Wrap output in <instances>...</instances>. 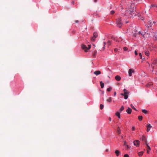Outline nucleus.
Instances as JSON below:
<instances>
[{
    "instance_id": "obj_1",
    "label": "nucleus",
    "mask_w": 157,
    "mask_h": 157,
    "mask_svg": "<svg viewBox=\"0 0 157 157\" xmlns=\"http://www.w3.org/2000/svg\"><path fill=\"white\" fill-rule=\"evenodd\" d=\"M133 6V5L132 4L131 5L130 8H127V13L126 14H127V15L129 14L130 17H134L136 15V13L134 10Z\"/></svg>"
},
{
    "instance_id": "obj_2",
    "label": "nucleus",
    "mask_w": 157,
    "mask_h": 157,
    "mask_svg": "<svg viewBox=\"0 0 157 157\" xmlns=\"http://www.w3.org/2000/svg\"><path fill=\"white\" fill-rule=\"evenodd\" d=\"M103 48H110L111 45V41L109 40H107L106 41L104 42L103 43Z\"/></svg>"
},
{
    "instance_id": "obj_3",
    "label": "nucleus",
    "mask_w": 157,
    "mask_h": 157,
    "mask_svg": "<svg viewBox=\"0 0 157 157\" xmlns=\"http://www.w3.org/2000/svg\"><path fill=\"white\" fill-rule=\"evenodd\" d=\"M116 23L117 26L119 28H121L122 25V23L121 18H118L116 19Z\"/></svg>"
},
{
    "instance_id": "obj_4",
    "label": "nucleus",
    "mask_w": 157,
    "mask_h": 157,
    "mask_svg": "<svg viewBox=\"0 0 157 157\" xmlns=\"http://www.w3.org/2000/svg\"><path fill=\"white\" fill-rule=\"evenodd\" d=\"M157 61L156 60H154L152 64L151 65V67H152V71H153L154 69L156 68L157 67Z\"/></svg>"
},
{
    "instance_id": "obj_5",
    "label": "nucleus",
    "mask_w": 157,
    "mask_h": 157,
    "mask_svg": "<svg viewBox=\"0 0 157 157\" xmlns=\"http://www.w3.org/2000/svg\"><path fill=\"white\" fill-rule=\"evenodd\" d=\"M123 90L124 92V93H122L121 94V95L124 96V98L125 99H126L128 98V92L125 89H124Z\"/></svg>"
},
{
    "instance_id": "obj_6",
    "label": "nucleus",
    "mask_w": 157,
    "mask_h": 157,
    "mask_svg": "<svg viewBox=\"0 0 157 157\" xmlns=\"http://www.w3.org/2000/svg\"><path fill=\"white\" fill-rule=\"evenodd\" d=\"M138 33L141 34L142 36L144 38L148 37L150 36L149 34L147 33L146 32L141 33L140 32H138Z\"/></svg>"
},
{
    "instance_id": "obj_7",
    "label": "nucleus",
    "mask_w": 157,
    "mask_h": 157,
    "mask_svg": "<svg viewBox=\"0 0 157 157\" xmlns=\"http://www.w3.org/2000/svg\"><path fill=\"white\" fill-rule=\"evenodd\" d=\"M98 33L96 32H95L93 34V36L91 38V40L92 42H94L95 41V38L98 37Z\"/></svg>"
},
{
    "instance_id": "obj_8",
    "label": "nucleus",
    "mask_w": 157,
    "mask_h": 157,
    "mask_svg": "<svg viewBox=\"0 0 157 157\" xmlns=\"http://www.w3.org/2000/svg\"><path fill=\"white\" fill-rule=\"evenodd\" d=\"M88 48H87L86 45L82 44L81 47L82 49H90L92 48V45H88Z\"/></svg>"
},
{
    "instance_id": "obj_9",
    "label": "nucleus",
    "mask_w": 157,
    "mask_h": 157,
    "mask_svg": "<svg viewBox=\"0 0 157 157\" xmlns=\"http://www.w3.org/2000/svg\"><path fill=\"white\" fill-rule=\"evenodd\" d=\"M133 143L135 146H136V147H139V146L140 142L138 140H136L134 141Z\"/></svg>"
},
{
    "instance_id": "obj_10",
    "label": "nucleus",
    "mask_w": 157,
    "mask_h": 157,
    "mask_svg": "<svg viewBox=\"0 0 157 157\" xmlns=\"http://www.w3.org/2000/svg\"><path fill=\"white\" fill-rule=\"evenodd\" d=\"M128 75L129 76H132V74L134 73V71L133 70L130 69L128 70Z\"/></svg>"
},
{
    "instance_id": "obj_11",
    "label": "nucleus",
    "mask_w": 157,
    "mask_h": 157,
    "mask_svg": "<svg viewBox=\"0 0 157 157\" xmlns=\"http://www.w3.org/2000/svg\"><path fill=\"white\" fill-rule=\"evenodd\" d=\"M137 30L136 29V28L135 27V29L134 30V31H133L132 32L134 33V34L133 35V36L134 37H136L137 36V35L139 34L138 33V34H136V33H137Z\"/></svg>"
},
{
    "instance_id": "obj_12",
    "label": "nucleus",
    "mask_w": 157,
    "mask_h": 157,
    "mask_svg": "<svg viewBox=\"0 0 157 157\" xmlns=\"http://www.w3.org/2000/svg\"><path fill=\"white\" fill-rule=\"evenodd\" d=\"M147 132H148L150 130V129L152 128L151 126V124H148L147 125Z\"/></svg>"
},
{
    "instance_id": "obj_13",
    "label": "nucleus",
    "mask_w": 157,
    "mask_h": 157,
    "mask_svg": "<svg viewBox=\"0 0 157 157\" xmlns=\"http://www.w3.org/2000/svg\"><path fill=\"white\" fill-rule=\"evenodd\" d=\"M141 140L142 141L144 142L145 144H147V141H146V138L144 136H143L141 138Z\"/></svg>"
},
{
    "instance_id": "obj_14",
    "label": "nucleus",
    "mask_w": 157,
    "mask_h": 157,
    "mask_svg": "<svg viewBox=\"0 0 157 157\" xmlns=\"http://www.w3.org/2000/svg\"><path fill=\"white\" fill-rule=\"evenodd\" d=\"M94 73V74L95 75H100L101 74V72L100 71H95Z\"/></svg>"
},
{
    "instance_id": "obj_15",
    "label": "nucleus",
    "mask_w": 157,
    "mask_h": 157,
    "mask_svg": "<svg viewBox=\"0 0 157 157\" xmlns=\"http://www.w3.org/2000/svg\"><path fill=\"white\" fill-rule=\"evenodd\" d=\"M132 111V109L129 107H128L126 110V112L129 114L131 113Z\"/></svg>"
},
{
    "instance_id": "obj_16",
    "label": "nucleus",
    "mask_w": 157,
    "mask_h": 157,
    "mask_svg": "<svg viewBox=\"0 0 157 157\" xmlns=\"http://www.w3.org/2000/svg\"><path fill=\"white\" fill-rule=\"evenodd\" d=\"M115 79L116 80L119 81L121 79V77L119 75H117L115 77Z\"/></svg>"
},
{
    "instance_id": "obj_17",
    "label": "nucleus",
    "mask_w": 157,
    "mask_h": 157,
    "mask_svg": "<svg viewBox=\"0 0 157 157\" xmlns=\"http://www.w3.org/2000/svg\"><path fill=\"white\" fill-rule=\"evenodd\" d=\"M149 24H149V25H148L147 26V28L148 29H149L151 27L152 25L153 24L152 22L151 21H149Z\"/></svg>"
},
{
    "instance_id": "obj_18",
    "label": "nucleus",
    "mask_w": 157,
    "mask_h": 157,
    "mask_svg": "<svg viewBox=\"0 0 157 157\" xmlns=\"http://www.w3.org/2000/svg\"><path fill=\"white\" fill-rule=\"evenodd\" d=\"M111 39L113 40H114V41H116V42L119 41V40H118L117 38L116 37L112 36L111 37Z\"/></svg>"
},
{
    "instance_id": "obj_19",
    "label": "nucleus",
    "mask_w": 157,
    "mask_h": 157,
    "mask_svg": "<svg viewBox=\"0 0 157 157\" xmlns=\"http://www.w3.org/2000/svg\"><path fill=\"white\" fill-rule=\"evenodd\" d=\"M115 153L116 154L117 156H118L120 153V152L118 150H116L115 151Z\"/></svg>"
},
{
    "instance_id": "obj_20",
    "label": "nucleus",
    "mask_w": 157,
    "mask_h": 157,
    "mask_svg": "<svg viewBox=\"0 0 157 157\" xmlns=\"http://www.w3.org/2000/svg\"><path fill=\"white\" fill-rule=\"evenodd\" d=\"M147 147V153L149 154V151L150 150L151 148L148 145V144H146Z\"/></svg>"
},
{
    "instance_id": "obj_21",
    "label": "nucleus",
    "mask_w": 157,
    "mask_h": 157,
    "mask_svg": "<svg viewBox=\"0 0 157 157\" xmlns=\"http://www.w3.org/2000/svg\"><path fill=\"white\" fill-rule=\"evenodd\" d=\"M100 83L101 87V88H103L104 87V83L102 81H100Z\"/></svg>"
},
{
    "instance_id": "obj_22",
    "label": "nucleus",
    "mask_w": 157,
    "mask_h": 157,
    "mask_svg": "<svg viewBox=\"0 0 157 157\" xmlns=\"http://www.w3.org/2000/svg\"><path fill=\"white\" fill-rule=\"evenodd\" d=\"M106 101L109 103H110L112 101V98L109 97L108 99H107Z\"/></svg>"
},
{
    "instance_id": "obj_23",
    "label": "nucleus",
    "mask_w": 157,
    "mask_h": 157,
    "mask_svg": "<svg viewBox=\"0 0 157 157\" xmlns=\"http://www.w3.org/2000/svg\"><path fill=\"white\" fill-rule=\"evenodd\" d=\"M143 153H144V152L142 151L139 152L138 153V154L139 156H142L143 155Z\"/></svg>"
},
{
    "instance_id": "obj_24",
    "label": "nucleus",
    "mask_w": 157,
    "mask_h": 157,
    "mask_svg": "<svg viewBox=\"0 0 157 157\" xmlns=\"http://www.w3.org/2000/svg\"><path fill=\"white\" fill-rule=\"evenodd\" d=\"M116 115L119 118H120V113L119 112H116Z\"/></svg>"
},
{
    "instance_id": "obj_25",
    "label": "nucleus",
    "mask_w": 157,
    "mask_h": 157,
    "mask_svg": "<svg viewBox=\"0 0 157 157\" xmlns=\"http://www.w3.org/2000/svg\"><path fill=\"white\" fill-rule=\"evenodd\" d=\"M152 85H153V83H152V82H150V83H148V84H147L146 86L147 87H149L150 86Z\"/></svg>"
},
{
    "instance_id": "obj_26",
    "label": "nucleus",
    "mask_w": 157,
    "mask_h": 157,
    "mask_svg": "<svg viewBox=\"0 0 157 157\" xmlns=\"http://www.w3.org/2000/svg\"><path fill=\"white\" fill-rule=\"evenodd\" d=\"M138 119L140 121H141L142 120L143 117L141 116H138Z\"/></svg>"
},
{
    "instance_id": "obj_27",
    "label": "nucleus",
    "mask_w": 157,
    "mask_h": 157,
    "mask_svg": "<svg viewBox=\"0 0 157 157\" xmlns=\"http://www.w3.org/2000/svg\"><path fill=\"white\" fill-rule=\"evenodd\" d=\"M142 112L143 113H145V114H147V110H146V109H142Z\"/></svg>"
},
{
    "instance_id": "obj_28",
    "label": "nucleus",
    "mask_w": 157,
    "mask_h": 157,
    "mask_svg": "<svg viewBox=\"0 0 157 157\" xmlns=\"http://www.w3.org/2000/svg\"><path fill=\"white\" fill-rule=\"evenodd\" d=\"M145 54L147 56H148L149 55V52L148 51H146L145 52H144Z\"/></svg>"
},
{
    "instance_id": "obj_29",
    "label": "nucleus",
    "mask_w": 157,
    "mask_h": 157,
    "mask_svg": "<svg viewBox=\"0 0 157 157\" xmlns=\"http://www.w3.org/2000/svg\"><path fill=\"white\" fill-rule=\"evenodd\" d=\"M131 107L133 109H134V110H136V109L135 108V107H134V106L132 104H131Z\"/></svg>"
},
{
    "instance_id": "obj_30",
    "label": "nucleus",
    "mask_w": 157,
    "mask_h": 157,
    "mask_svg": "<svg viewBox=\"0 0 157 157\" xmlns=\"http://www.w3.org/2000/svg\"><path fill=\"white\" fill-rule=\"evenodd\" d=\"M117 132L118 134H120L121 133V130L119 127H118Z\"/></svg>"
},
{
    "instance_id": "obj_31",
    "label": "nucleus",
    "mask_w": 157,
    "mask_h": 157,
    "mask_svg": "<svg viewBox=\"0 0 157 157\" xmlns=\"http://www.w3.org/2000/svg\"><path fill=\"white\" fill-rule=\"evenodd\" d=\"M124 109V108L123 106H122L121 108L120 109V112H121L122 111H123Z\"/></svg>"
},
{
    "instance_id": "obj_32",
    "label": "nucleus",
    "mask_w": 157,
    "mask_h": 157,
    "mask_svg": "<svg viewBox=\"0 0 157 157\" xmlns=\"http://www.w3.org/2000/svg\"><path fill=\"white\" fill-rule=\"evenodd\" d=\"M112 90V88L111 87H109L107 88V90L108 91H110Z\"/></svg>"
},
{
    "instance_id": "obj_33",
    "label": "nucleus",
    "mask_w": 157,
    "mask_h": 157,
    "mask_svg": "<svg viewBox=\"0 0 157 157\" xmlns=\"http://www.w3.org/2000/svg\"><path fill=\"white\" fill-rule=\"evenodd\" d=\"M100 109H102L104 107V105L102 104H101L100 105Z\"/></svg>"
},
{
    "instance_id": "obj_34",
    "label": "nucleus",
    "mask_w": 157,
    "mask_h": 157,
    "mask_svg": "<svg viewBox=\"0 0 157 157\" xmlns=\"http://www.w3.org/2000/svg\"><path fill=\"white\" fill-rule=\"evenodd\" d=\"M96 53H97V51H96V50L94 51V53L93 54V56H95V55L96 54Z\"/></svg>"
},
{
    "instance_id": "obj_35",
    "label": "nucleus",
    "mask_w": 157,
    "mask_h": 157,
    "mask_svg": "<svg viewBox=\"0 0 157 157\" xmlns=\"http://www.w3.org/2000/svg\"><path fill=\"white\" fill-rule=\"evenodd\" d=\"M124 146H126L127 145V144L126 142L125 141H124Z\"/></svg>"
},
{
    "instance_id": "obj_36",
    "label": "nucleus",
    "mask_w": 157,
    "mask_h": 157,
    "mask_svg": "<svg viewBox=\"0 0 157 157\" xmlns=\"http://www.w3.org/2000/svg\"><path fill=\"white\" fill-rule=\"evenodd\" d=\"M151 6L152 7H156V8H157V5H155L154 4L151 5Z\"/></svg>"
},
{
    "instance_id": "obj_37",
    "label": "nucleus",
    "mask_w": 157,
    "mask_h": 157,
    "mask_svg": "<svg viewBox=\"0 0 157 157\" xmlns=\"http://www.w3.org/2000/svg\"><path fill=\"white\" fill-rule=\"evenodd\" d=\"M139 56L140 57V58L142 59V58L141 53H139Z\"/></svg>"
},
{
    "instance_id": "obj_38",
    "label": "nucleus",
    "mask_w": 157,
    "mask_h": 157,
    "mask_svg": "<svg viewBox=\"0 0 157 157\" xmlns=\"http://www.w3.org/2000/svg\"><path fill=\"white\" fill-rule=\"evenodd\" d=\"M124 156V157H129V155L127 154H125Z\"/></svg>"
},
{
    "instance_id": "obj_39",
    "label": "nucleus",
    "mask_w": 157,
    "mask_h": 157,
    "mask_svg": "<svg viewBox=\"0 0 157 157\" xmlns=\"http://www.w3.org/2000/svg\"><path fill=\"white\" fill-rule=\"evenodd\" d=\"M154 39L155 40H157V36H154Z\"/></svg>"
},
{
    "instance_id": "obj_40",
    "label": "nucleus",
    "mask_w": 157,
    "mask_h": 157,
    "mask_svg": "<svg viewBox=\"0 0 157 157\" xmlns=\"http://www.w3.org/2000/svg\"><path fill=\"white\" fill-rule=\"evenodd\" d=\"M92 48H95V46L93 44H92Z\"/></svg>"
},
{
    "instance_id": "obj_41",
    "label": "nucleus",
    "mask_w": 157,
    "mask_h": 157,
    "mask_svg": "<svg viewBox=\"0 0 157 157\" xmlns=\"http://www.w3.org/2000/svg\"><path fill=\"white\" fill-rule=\"evenodd\" d=\"M132 130L133 131H134L135 130V126H133L132 128Z\"/></svg>"
},
{
    "instance_id": "obj_42",
    "label": "nucleus",
    "mask_w": 157,
    "mask_h": 157,
    "mask_svg": "<svg viewBox=\"0 0 157 157\" xmlns=\"http://www.w3.org/2000/svg\"><path fill=\"white\" fill-rule=\"evenodd\" d=\"M126 147L127 148V149H128V148H130V146H129L128 145H127L126 146Z\"/></svg>"
},
{
    "instance_id": "obj_43",
    "label": "nucleus",
    "mask_w": 157,
    "mask_h": 157,
    "mask_svg": "<svg viewBox=\"0 0 157 157\" xmlns=\"http://www.w3.org/2000/svg\"><path fill=\"white\" fill-rule=\"evenodd\" d=\"M114 13V11L113 10L111 11L110 12V13L111 14H113Z\"/></svg>"
},
{
    "instance_id": "obj_44",
    "label": "nucleus",
    "mask_w": 157,
    "mask_h": 157,
    "mask_svg": "<svg viewBox=\"0 0 157 157\" xmlns=\"http://www.w3.org/2000/svg\"><path fill=\"white\" fill-rule=\"evenodd\" d=\"M100 91L101 92V94H104V91H103V90H101Z\"/></svg>"
},
{
    "instance_id": "obj_45",
    "label": "nucleus",
    "mask_w": 157,
    "mask_h": 157,
    "mask_svg": "<svg viewBox=\"0 0 157 157\" xmlns=\"http://www.w3.org/2000/svg\"><path fill=\"white\" fill-rule=\"evenodd\" d=\"M89 52V50H87V49H86V50H85V52Z\"/></svg>"
},
{
    "instance_id": "obj_46",
    "label": "nucleus",
    "mask_w": 157,
    "mask_h": 157,
    "mask_svg": "<svg viewBox=\"0 0 157 157\" xmlns=\"http://www.w3.org/2000/svg\"><path fill=\"white\" fill-rule=\"evenodd\" d=\"M135 54L136 55H137L138 54L137 52L136 51H135Z\"/></svg>"
},
{
    "instance_id": "obj_47",
    "label": "nucleus",
    "mask_w": 157,
    "mask_h": 157,
    "mask_svg": "<svg viewBox=\"0 0 157 157\" xmlns=\"http://www.w3.org/2000/svg\"><path fill=\"white\" fill-rule=\"evenodd\" d=\"M116 92H114V96H115L116 95Z\"/></svg>"
},
{
    "instance_id": "obj_48",
    "label": "nucleus",
    "mask_w": 157,
    "mask_h": 157,
    "mask_svg": "<svg viewBox=\"0 0 157 157\" xmlns=\"http://www.w3.org/2000/svg\"><path fill=\"white\" fill-rule=\"evenodd\" d=\"M109 120L110 121H111V118L110 117H109Z\"/></svg>"
},
{
    "instance_id": "obj_49",
    "label": "nucleus",
    "mask_w": 157,
    "mask_h": 157,
    "mask_svg": "<svg viewBox=\"0 0 157 157\" xmlns=\"http://www.w3.org/2000/svg\"><path fill=\"white\" fill-rule=\"evenodd\" d=\"M117 50H116V49H115V50H114V51L115 52H117Z\"/></svg>"
},
{
    "instance_id": "obj_50",
    "label": "nucleus",
    "mask_w": 157,
    "mask_h": 157,
    "mask_svg": "<svg viewBox=\"0 0 157 157\" xmlns=\"http://www.w3.org/2000/svg\"><path fill=\"white\" fill-rule=\"evenodd\" d=\"M123 49H127V48H126V47H124L123 48Z\"/></svg>"
},
{
    "instance_id": "obj_51",
    "label": "nucleus",
    "mask_w": 157,
    "mask_h": 157,
    "mask_svg": "<svg viewBox=\"0 0 157 157\" xmlns=\"http://www.w3.org/2000/svg\"><path fill=\"white\" fill-rule=\"evenodd\" d=\"M141 19L142 20H144V18L143 17H142V18H141Z\"/></svg>"
},
{
    "instance_id": "obj_52",
    "label": "nucleus",
    "mask_w": 157,
    "mask_h": 157,
    "mask_svg": "<svg viewBox=\"0 0 157 157\" xmlns=\"http://www.w3.org/2000/svg\"><path fill=\"white\" fill-rule=\"evenodd\" d=\"M75 22L76 23H78V20H76V21H75Z\"/></svg>"
},
{
    "instance_id": "obj_53",
    "label": "nucleus",
    "mask_w": 157,
    "mask_h": 157,
    "mask_svg": "<svg viewBox=\"0 0 157 157\" xmlns=\"http://www.w3.org/2000/svg\"><path fill=\"white\" fill-rule=\"evenodd\" d=\"M97 0H94V2H97Z\"/></svg>"
},
{
    "instance_id": "obj_54",
    "label": "nucleus",
    "mask_w": 157,
    "mask_h": 157,
    "mask_svg": "<svg viewBox=\"0 0 157 157\" xmlns=\"http://www.w3.org/2000/svg\"><path fill=\"white\" fill-rule=\"evenodd\" d=\"M74 1H73V2H72V3L73 4H74Z\"/></svg>"
},
{
    "instance_id": "obj_55",
    "label": "nucleus",
    "mask_w": 157,
    "mask_h": 157,
    "mask_svg": "<svg viewBox=\"0 0 157 157\" xmlns=\"http://www.w3.org/2000/svg\"><path fill=\"white\" fill-rule=\"evenodd\" d=\"M128 23V22L127 21L126 22V23Z\"/></svg>"
},
{
    "instance_id": "obj_56",
    "label": "nucleus",
    "mask_w": 157,
    "mask_h": 157,
    "mask_svg": "<svg viewBox=\"0 0 157 157\" xmlns=\"http://www.w3.org/2000/svg\"><path fill=\"white\" fill-rule=\"evenodd\" d=\"M153 23H154V24H155V22H154V21H153Z\"/></svg>"
},
{
    "instance_id": "obj_57",
    "label": "nucleus",
    "mask_w": 157,
    "mask_h": 157,
    "mask_svg": "<svg viewBox=\"0 0 157 157\" xmlns=\"http://www.w3.org/2000/svg\"><path fill=\"white\" fill-rule=\"evenodd\" d=\"M134 14H133V13H132V15H134Z\"/></svg>"
},
{
    "instance_id": "obj_58",
    "label": "nucleus",
    "mask_w": 157,
    "mask_h": 157,
    "mask_svg": "<svg viewBox=\"0 0 157 157\" xmlns=\"http://www.w3.org/2000/svg\"><path fill=\"white\" fill-rule=\"evenodd\" d=\"M121 138H123V136H122Z\"/></svg>"
},
{
    "instance_id": "obj_59",
    "label": "nucleus",
    "mask_w": 157,
    "mask_h": 157,
    "mask_svg": "<svg viewBox=\"0 0 157 157\" xmlns=\"http://www.w3.org/2000/svg\"><path fill=\"white\" fill-rule=\"evenodd\" d=\"M106 151H108V150H106Z\"/></svg>"
}]
</instances>
